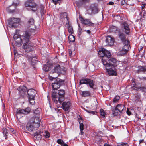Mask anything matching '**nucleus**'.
<instances>
[{
	"mask_svg": "<svg viewBox=\"0 0 146 146\" xmlns=\"http://www.w3.org/2000/svg\"><path fill=\"white\" fill-rule=\"evenodd\" d=\"M110 31L116 32L118 30V28L117 27L112 25L110 27Z\"/></svg>",
	"mask_w": 146,
	"mask_h": 146,
	"instance_id": "c9c22d12",
	"label": "nucleus"
},
{
	"mask_svg": "<svg viewBox=\"0 0 146 146\" xmlns=\"http://www.w3.org/2000/svg\"><path fill=\"white\" fill-rule=\"evenodd\" d=\"M120 98V97L118 96H116L113 99V102L115 103L117 102Z\"/></svg>",
	"mask_w": 146,
	"mask_h": 146,
	"instance_id": "de8ad7c7",
	"label": "nucleus"
},
{
	"mask_svg": "<svg viewBox=\"0 0 146 146\" xmlns=\"http://www.w3.org/2000/svg\"><path fill=\"white\" fill-rule=\"evenodd\" d=\"M41 132L40 131H37L34 133L35 137L36 136V138L38 139H40L41 138Z\"/></svg>",
	"mask_w": 146,
	"mask_h": 146,
	"instance_id": "72a5a7b5",
	"label": "nucleus"
},
{
	"mask_svg": "<svg viewBox=\"0 0 146 146\" xmlns=\"http://www.w3.org/2000/svg\"><path fill=\"white\" fill-rule=\"evenodd\" d=\"M9 130L10 133L12 134H14L15 133V130L13 128H10Z\"/></svg>",
	"mask_w": 146,
	"mask_h": 146,
	"instance_id": "603ef678",
	"label": "nucleus"
},
{
	"mask_svg": "<svg viewBox=\"0 0 146 146\" xmlns=\"http://www.w3.org/2000/svg\"><path fill=\"white\" fill-rule=\"evenodd\" d=\"M126 113L129 115H131V113L129 111L128 108H127V110L126 111Z\"/></svg>",
	"mask_w": 146,
	"mask_h": 146,
	"instance_id": "4d7b16f0",
	"label": "nucleus"
},
{
	"mask_svg": "<svg viewBox=\"0 0 146 146\" xmlns=\"http://www.w3.org/2000/svg\"><path fill=\"white\" fill-rule=\"evenodd\" d=\"M124 32L127 35H129L130 32V29L129 25L126 22H124L123 23Z\"/></svg>",
	"mask_w": 146,
	"mask_h": 146,
	"instance_id": "6ab92c4d",
	"label": "nucleus"
},
{
	"mask_svg": "<svg viewBox=\"0 0 146 146\" xmlns=\"http://www.w3.org/2000/svg\"><path fill=\"white\" fill-rule=\"evenodd\" d=\"M106 49L104 48H103L101 50H99L98 52L99 56L104 58V56H105V51Z\"/></svg>",
	"mask_w": 146,
	"mask_h": 146,
	"instance_id": "2f4dec72",
	"label": "nucleus"
},
{
	"mask_svg": "<svg viewBox=\"0 0 146 146\" xmlns=\"http://www.w3.org/2000/svg\"><path fill=\"white\" fill-rule=\"evenodd\" d=\"M119 113H120V112H119L118 109H116V107L114 109L112 110V113L115 116H118L119 115Z\"/></svg>",
	"mask_w": 146,
	"mask_h": 146,
	"instance_id": "e433bc0d",
	"label": "nucleus"
},
{
	"mask_svg": "<svg viewBox=\"0 0 146 146\" xmlns=\"http://www.w3.org/2000/svg\"><path fill=\"white\" fill-rule=\"evenodd\" d=\"M26 128L29 131H32L35 130L33 126L32 123L31 122L27 124Z\"/></svg>",
	"mask_w": 146,
	"mask_h": 146,
	"instance_id": "c85d7f7f",
	"label": "nucleus"
},
{
	"mask_svg": "<svg viewBox=\"0 0 146 146\" xmlns=\"http://www.w3.org/2000/svg\"><path fill=\"white\" fill-rule=\"evenodd\" d=\"M119 63L120 64H122V62H119Z\"/></svg>",
	"mask_w": 146,
	"mask_h": 146,
	"instance_id": "774afa93",
	"label": "nucleus"
},
{
	"mask_svg": "<svg viewBox=\"0 0 146 146\" xmlns=\"http://www.w3.org/2000/svg\"><path fill=\"white\" fill-rule=\"evenodd\" d=\"M20 19L18 18L12 17L8 19V24L12 28H16L18 25Z\"/></svg>",
	"mask_w": 146,
	"mask_h": 146,
	"instance_id": "20e7f679",
	"label": "nucleus"
},
{
	"mask_svg": "<svg viewBox=\"0 0 146 146\" xmlns=\"http://www.w3.org/2000/svg\"><path fill=\"white\" fill-rule=\"evenodd\" d=\"M40 110L41 109L40 108H38L34 111L33 113L35 115H37L38 116L39 114Z\"/></svg>",
	"mask_w": 146,
	"mask_h": 146,
	"instance_id": "a18cd8bd",
	"label": "nucleus"
},
{
	"mask_svg": "<svg viewBox=\"0 0 146 146\" xmlns=\"http://www.w3.org/2000/svg\"><path fill=\"white\" fill-rule=\"evenodd\" d=\"M116 107V109H118L119 112H120V113L122 112V111H123L126 110V107L124 104H119L117 105Z\"/></svg>",
	"mask_w": 146,
	"mask_h": 146,
	"instance_id": "5701e85b",
	"label": "nucleus"
},
{
	"mask_svg": "<svg viewBox=\"0 0 146 146\" xmlns=\"http://www.w3.org/2000/svg\"><path fill=\"white\" fill-rule=\"evenodd\" d=\"M145 6V4L142 5V11L140 14L141 15L143 16V18H145L146 17V11L144 10H143V9L144 8Z\"/></svg>",
	"mask_w": 146,
	"mask_h": 146,
	"instance_id": "7c9ffc66",
	"label": "nucleus"
},
{
	"mask_svg": "<svg viewBox=\"0 0 146 146\" xmlns=\"http://www.w3.org/2000/svg\"><path fill=\"white\" fill-rule=\"evenodd\" d=\"M114 41V38L111 36H109L106 37V42L108 45L111 46L113 45Z\"/></svg>",
	"mask_w": 146,
	"mask_h": 146,
	"instance_id": "a211bd4d",
	"label": "nucleus"
},
{
	"mask_svg": "<svg viewBox=\"0 0 146 146\" xmlns=\"http://www.w3.org/2000/svg\"><path fill=\"white\" fill-rule=\"evenodd\" d=\"M104 54L105 56H104V58H103L102 59H104L106 60L107 61H108V60L111 58H110L109 59V58L111 57V54L110 52L106 50V51H105V53Z\"/></svg>",
	"mask_w": 146,
	"mask_h": 146,
	"instance_id": "a878e982",
	"label": "nucleus"
},
{
	"mask_svg": "<svg viewBox=\"0 0 146 146\" xmlns=\"http://www.w3.org/2000/svg\"><path fill=\"white\" fill-rule=\"evenodd\" d=\"M31 121L32 123L33 126L35 130L38 129L40 125V119L38 117L32 118L31 119Z\"/></svg>",
	"mask_w": 146,
	"mask_h": 146,
	"instance_id": "0eeeda50",
	"label": "nucleus"
},
{
	"mask_svg": "<svg viewBox=\"0 0 146 146\" xmlns=\"http://www.w3.org/2000/svg\"><path fill=\"white\" fill-rule=\"evenodd\" d=\"M31 32L30 30L26 31L22 35L21 38L20 35L15 34L13 36V39L15 40L16 45L18 47L20 46L23 43L29 42L30 39V36L31 35Z\"/></svg>",
	"mask_w": 146,
	"mask_h": 146,
	"instance_id": "f03ea898",
	"label": "nucleus"
},
{
	"mask_svg": "<svg viewBox=\"0 0 146 146\" xmlns=\"http://www.w3.org/2000/svg\"><path fill=\"white\" fill-rule=\"evenodd\" d=\"M79 19L81 21V23L82 24L90 26H94V24L89 19H84L81 16H79Z\"/></svg>",
	"mask_w": 146,
	"mask_h": 146,
	"instance_id": "1a4fd4ad",
	"label": "nucleus"
},
{
	"mask_svg": "<svg viewBox=\"0 0 146 146\" xmlns=\"http://www.w3.org/2000/svg\"><path fill=\"white\" fill-rule=\"evenodd\" d=\"M61 146H68V145L66 143H63L62 144Z\"/></svg>",
	"mask_w": 146,
	"mask_h": 146,
	"instance_id": "e2e57ef3",
	"label": "nucleus"
},
{
	"mask_svg": "<svg viewBox=\"0 0 146 146\" xmlns=\"http://www.w3.org/2000/svg\"><path fill=\"white\" fill-rule=\"evenodd\" d=\"M100 114L102 117H105L106 113L102 109L100 110Z\"/></svg>",
	"mask_w": 146,
	"mask_h": 146,
	"instance_id": "3c124183",
	"label": "nucleus"
},
{
	"mask_svg": "<svg viewBox=\"0 0 146 146\" xmlns=\"http://www.w3.org/2000/svg\"><path fill=\"white\" fill-rule=\"evenodd\" d=\"M57 142L59 144H60L62 145L64 142L63 141V140L61 139H57Z\"/></svg>",
	"mask_w": 146,
	"mask_h": 146,
	"instance_id": "8fccbe9b",
	"label": "nucleus"
},
{
	"mask_svg": "<svg viewBox=\"0 0 146 146\" xmlns=\"http://www.w3.org/2000/svg\"><path fill=\"white\" fill-rule=\"evenodd\" d=\"M27 93L28 98L35 97L37 92L35 90L31 88L27 90Z\"/></svg>",
	"mask_w": 146,
	"mask_h": 146,
	"instance_id": "dca6fc26",
	"label": "nucleus"
},
{
	"mask_svg": "<svg viewBox=\"0 0 146 146\" xmlns=\"http://www.w3.org/2000/svg\"><path fill=\"white\" fill-rule=\"evenodd\" d=\"M138 78L140 79V81H143L146 80V77H138Z\"/></svg>",
	"mask_w": 146,
	"mask_h": 146,
	"instance_id": "5fc2aeb1",
	"label": "nucleus"
},
{
	"mask_svg": "<svg viewBox=\"0 0 146 146\" xmlns=\"http://www.w3.org/2000/svg\"><path fill=\"white\" fill-rule=\"evenodd\" d=\"M102 61V64L105 67L106 73L109 76H117L118 74L116 71L110 68L112 66L115 67L117 65L116 64V61L115 58H112L108 60V61L103 58Z\"/></svg>",
	"mask_w": 146,
	"mask_h": 146,
	"instance_id": "f257e3e1",
	"label": "nucleus"
},
{
	"mask_svg": "<svg viewBox=\"0 0 146 146\" xmlns=\"http://www.w3.org/2000/svg\"><path fill=\"white\" fill-rule=\"evenodd\" d=\"M31 109L30 108L27 107L25 109H21L18 108L17 110L16 111V114H25L27 115L30 112Z\"/></svg>",
	"mask_w": 146,
	"mask_h": 146,
	"instance_id": "6e6552de",
	"label": "nucleus"
},
{
	"mask_svg": "<svg viewBox=\"0 0 146 146\" xmlns=\"http://www.w3.org/2000/svg\"><path fill=\"white\" fill-rule=\"evenodd\" d=\"M79 134L80 135H82L84 134V132L83 131H80Z\"/></svg>",
	"mask_w": 146,
	"mask_h": 146,
	"instance_id": "69168bd1",
	"label": "nucleus"
},
{
	"mask_svg": "<svg viewBox=\"0 0 146 146\" xmlns=\"http://www.w3.org/2000/svg\"><path fill=\"white\" fill-rule=\"evenodd\" d=\"M80 3H81V1H76V3L78 6H79L80 5Z\"/></svg>",
	"mask_w": 146,
	"mask_h": 146,
	"instance_id": "bf43d9fd",
	"label": "nucleus"
},
{
	"mask_svg": "<svg viewBox=\"0 0 146 146\" xmlns=\"http://www.w3.org/2000/svg\"><path fill=\"white\" fill-rule=\"evenodd\" d=\"M2 133L5 139H7L9 134L7 129L5 127L3 128L2 129Z\"/></svg>",
	"mask_w": 146,
	"mask_h": 146,
	"instance_id": "cd10ccee",
	"label": "nucleus"
},
{
	"mask_svg": "<svg viewBox=\"0 0 146 146\" xmlns=\"http://www.w3.org/2000/svg\"><path fill=\"white\" fill-rule=\"evenodd\" d=\"M43 70L46 72H48L50 70V68L48 64H45L44 65L43 68Z\"/></svg>",
	"mask_w": 146,
	"mask_h": 146,
	"instance_id": "a19ab883",
	"label": "nucleus"
},
{
	"mask_svg": "<svg viewBox=\"0 0 146 146\" xmlns=\"http://www.w3.org/2000/svg\"><path fill=\"white\" fill-rule=\"evenodd\" d=\"M78 33L79 36H80L82 33L83 32V31H82V28L80 26L79 24H78Z\"/></svg>",
	"mask_w": 146,
	"mask_h": 146,
	"instance_id": "49530a36",
	"label": "nucleus"
},
{
	"mask_svg": "<svg viewBox=\"0 0 146 146\" xmlns=\"http://www.w3.org/2000/svg\"><path fill=\"white\" fill-rule=\"evenodd\" d=\"M39 9L40 10L41 15H43L46 11V8L44 5L40 4L39 7Z\"/></svg>",
	"mask_w": 146,
	"mask_h": 146,
	"instance_id": "bb28decb",
	"label": "nucleus"
},
{
	"mask_svg": "<svg viewBox=\"0 0 146 146\" xmlns=\"http://www.w3.org/2000/svg\"><path fill=\"white\" fill-rule=\"evenodd\" d=\"M146 71V68H145L143 66H139L138 69L137 70V72L138 73H139L142 72H145Z\"/></svg>",
	"mask_w": 146,
	"mask_h": 146,
	"instance_id": "f704fd0d",
	"label": "nucleus"
},
{
	"mask_svg": "<svg viewBox=\"0 0 146 146\" xmlns=\"http://www.w3.org/2000/svg\"><path fill=\"white\" fill-rule=\"evenodd\" d=\"M43 135L46 138H48L50 136V133L47 131H46L43 134Z\"/></svg>",
	"mask_w": 146,
	"mask_h": 146,
	"instance_id": "79ce46f5",
	"label": "nucleus"
},
{
	"mask_svg": "<svg viewBox=\"0 0 146 146\" xmlns=\"http://www.w3.org/2000/svg\"><path fill=\"white\" fill-rule=\"evenodd\" d=\"M117 146H129V145L126 143L121 142L118 144Z\"/></svg>",
	"mask_w": 146,
	"mask_h": 146,
	"instance_id": "09e8293b",
	"label": "nucleus"
},
{
	"mask_svg": "<svg viewBox=\"0 0 146 146\" xmlns=\"http://www.w3.org/2000/svg\"><path fill=\"white\" fill-rule=\"evenodd\" d=\"M140 98V95L139 94H135L134 95V100L136 102L138 101Z\"/></svg>",
	"mask_w": 146,
	"mask_h": 146,
	"instance_id": "37998d69",
	"label": "nucleus"
},
{
	"mask_svg": "<svg viewBox=\"0 0 146 146\" xmlns=\"http://www.w3.org/2000/svg\"><path fill=\"white\" fill-rule=\"evenodd\" d=\"M129 44H124L122 50L119 52V55L121 56H123L126 54L129 50Z\"/></svg>",
	"mask_w": 146,
	"mask_h": 146,
	"instance_id": "9b49d317",
	"label": "nucleus"
},
{
	"mask_svg": "<svg viewBox=\"0 0 146 146\" xmlns=\"http://www.w3.org/2000/svg\"><path fill=\"white\" fill-rule=\"evenodd\" d=\"M22 47L24 49H27V51L29 52L32 50V46L29 42L24 43Z\"/></svg>",
	"mask_w": 146,
	"mask_h": 146,
	"instance_id": "412c9836",
	"label": "nucleus"
},
{
	"mask_svg": "<svg viewBox=\"0 0 146 146\" xmlns=\"http://www.w3.org/2000/svg\"><path fill=\"white\" fill-rule=\"evenodd\" d=\"M119 37L124 44H129V42L126 39L125 35L123 33L120 32L118 34Z\"/></svg>",
	"mask_w": 146,
	"mask_h": 146,
	"instance_id": "ddd939ff",
	"label": "nucleus"
},
{
	"mask_svg": "<svg viewBox=\"0 0 146 146\" xmlns=\"http://www.w3.org/2000/svg\"><path fill=\"white\" fill-rule=\"evenodd\" d=\"M88 84L89 85L90 87L91 88H92L94 90L96 89V86L95 85V81L90 79H89L88 80Z\"/></svg>",
	"mask_w": 146,
	"mask_h": 146,
	"instance_id": "b1692460",
	"label": "nucleus"
},
{
	"mask_svg": "<svg viewBox=\"0 0 146 146\" xmlns=\"http://www.w3.org/2000/svg\"><path fill=\"white\" fill-rule=\"evenodd\" d=\"M25 5L26 7H29L33 11H35L37 9L36 4L32 2H26L25 3Z\"/></svg>",
	"mask_w": 146,
	"mask_h": 146,
	"instance_id": "f8f14e48",
	"label": "nucleus"
},
{
	"mask_svg": "<svg viewBox=\"0 0 146 146\" xmlns=\"http://www.w3.org/2000/svg\"><path fill=\"white\" fill-rule=\"evenodd\" d=\"M17 90L20 92V95H23L27 91V88L25 86H22L17 88Z\"/></svg>",
	"mask_w": 146,
	"mask_h": 146,
	"instance_id": "aec40b11",
	"label": "nucleus"
},
{
	"mask_svg": "<svg viewBox=\"0 0 146 146\" xmlns=\"http://www.w3.org/2000/svg\"><path fill=\"white\" fill-rule=\"evenodd\" d=\"M84 31H86L87 33L88 34H90L91 33V31L89 30H84Z\"/></svg>",
	"mask_w": 146,
	"mask_h": 146,
	"instance_id": "680f3d73",
	"label": "nucleus"
},
{
	"mask_svg": "<svg viewBox=\"0 0 146 146\" xmlns=\"http://www.w3.org/2000/svg\"><path fill=\"white\" fill-rule=\"evenodd\" d=\"M27 23L29 25H33L34 23V19L33 18H30L29 19Z\"/></svg>",
	"mask_w": 146,
	"mask_h": 146,
	"instance_id": "c03bdc74",
	"label": "nucleus"
},
{
	"mask_svg": "<svg viewBox=\"0 0 146 146\" xmlns=\"http://www.w3.org/2000/svg\"><path fill=\"white\" fill-rule=\"evenodd\" d=\"M71 105L69 102L65 101L62 103V108L65 111H67L69 110Z\"/></svg>",
	"mask_w": 146,
	"mask_h": 146,
	"instance_id": "f3484780",
	"label": "nucleus"
},
{
	"mask_svg": "<svg viewBox=\"0 0 146 146\" xmlns=\"http://www.w3.org/2000/svg\"><path fill=\"white\" fill-rule=\"evenodd\" d=\"M114 4V3L113 2H110L107 4V5H111Z\"/></svg>",
	"mask_w": 146,
	"mask_h": 146,
	"instance_id": "052dcab7",
	"label": "nucleus"
},
{
	"mask_svg": "<svg viewBox=\"0 0 146 146\" xmlns=\"http://www.w3.org/2000/svg\"><path fill=\"white\" fill-rule=\"evenodd\" d=\"M81 95L82 96L84 97L91 96V93L88 91H84L82 92Z\"/></svg>",
	"mask_w": 146,
	"mask_h": 146,
	"instance_id": "c756f323",
	"label": "nucleus"
},
{
	"mask_svg": "<svg viewBox=\"0 0 146 146\" xmlns=\"http://www.w3.org/2000/svg\"><path fill=\"white\" fill-rule=\"evenodd\" d=\"M27 58L28 61L31 64L33 67L37 62V58L35 57H31L27 55Z\"/></svg>",
	"mask_w": 146,
	"mask_h": 146,
	"instance_id": "4468645a",
	"label": "nucleus"
},
{
	"mask_svg": "<svg viewBox=\"0 0 146 146\" xmlns=\"http://www.w3.org/2000/svg\"><path fill=\"white\" fill-rule=\"evenodd\" d=\"M89 79H81L80 82V84H88V83Z\"/></svg>",
	"mask_w": 146,
	"mask_h": 146,
	"instance_id": "4c0bfd02",
	"label": "nucleus"
},
{
	"mask_svg": "<svg viewBox=\"0 0 146 146\" xmlns=\"http://www.w3.org/2000/svg\"><path fill=\"white\" fill-rule=\"evenodd\" d=\"M90 9L91 13L92 14H96L98 12V9L97 7L94 5H92L91 6Z\"/></svg>",
	"mask_w": 146,
	"mask_h": 146,
	"instance_id": "393cba45",
	"label": "nucleus"
},
{
	"mask_svg": "<svg viewBox=\"0 0 146 146\" xmlns=\"http://www.w3.org/2000/svg\"><path fill=\"white\" fill-rule=\"evenodd\" d=\"M65 71V68L64 67H62V68H61L60 65L57 64L56 65L54 69L52 71L50 72V74H52L54 72L59 74L61 73L62 72H64Z\"/></svg>",
	"mask_w": 146,
	"mask_h": 146,
	"instance_id": "9d476101",
	"label": "nucleus"
},
{
	"mask_svg": "<svg viewBox=\"0 0 146 146\" xmlns=\"http://www.w3.org/2000/svg\"><path fill=\"white\" fill-rule=\"evenodd\" d=\"M125 3V0H121V5H124Z\"/></svg>",
	"mask_w": 146,
	"mask_h": 146,
	"instance_id": "13d9d810",
	"label": "nucleus"
},
{
	"mask_svg": "<svg viewBox=\"0 0 146 146\" xmlns=\"http://www.w3.org/2000/svg\"><path fill=\"white\" fill-rule=\"evenodd\" d=\"M22 65H23V67L24 68L26 66V64L25 63H22Z\"/></svg>",
	"mask_w": 146,
	"mask_h": 146,
	"instance_id": "0e129e2a",
	"label": "nucleus"
},
{
	"mask_svg": "<svg viewBox=\"0 0 146 146\" xmlns=\"http://www.w3.org/2000/svg\"><path fill=\"white\" fill-rule=\"evenodd\" d=\"M48 78L51 81L53 80V79L55 78L52 77L51 76H49L48 77Z\"/></svg>",
	"mask_w": 146,
	"mask_h": 146,
	"instance_id": "6e6d98bb",
	"label": "nucleus"
},
{
	"mask_svg": "<svg viewBox=\"0 0 146 146\" xmlns=\"http://www.w3.org/2000/svg\"><path fill=\"white\" fill-rule=\"evenodd\" d=\"M63 15V17L67 19L68 22L66 23V25H67V28L69 32L71 34L73 33V30L72 27L69 24V22L68 21L67 17V14L66 12L63 13L62 14Z\"/></svg>",
	"mask_w": 146,
	"mask_h": 146,
	"instance_id": "2eb2a0df",
	"label": "nucleus"
},
{
	"mask_svg": "<svg viewBox=\"0 0 146 146\" xmlns=\"http://www.w3.org/2000/svg\"><path fill=\"white\" fill-rule=\"evenodd\" d=\"M29 103L31 105H33L35 103V97L28 98Z\"/></svg>",
	"mask_w": 146,
	"mask_h": 146,
	"instance_id": "58836bf2",
	"label": "nucleus"
},
{
	"mask_svg": "<svg viewBox=\"0 0 146 146\" xmlns=\"http://www.w3.org/2000/svg\"><path fill=\"white\" fill-rule=\"evenodd\" d=\"M65 91L63 89H60L58 91V93L55 92L52 94V101L56 104L58 102L61 104L64 100Z\"/></svg>",
	"mask_w": 146,
	"mask_h": 146,
	"instance_id": "7ed1b4c3",
	"label": "nucleus"
},
{
	"mask_svg": "<svg viewBox=\"0 0 146 146\" xmlns=\"http://www.w3.org/2000/svg\"><path fill=\"white\" fill-rule=\"evenodd\" d=\"M64 83L63 80L58 78L56 79L54 81V82L52 84V89L54 90H58L64 84Z\"/></svg>",
	"mask_w": 146,
	"mask_h": 146,
	"instance_id": "39448f33",
	"label": "nucleus"
},
{
	"mask_svg": "<svg viewBox=\"0 0 146 146\" xmlns=\"http://www.w3.org/2000/svg\"><path fill=\"white\" fill-rule=\"evenodd\" d=\"M143 141H144V140H143V139L140 140L139 141V143L143 142Z\"/></svg>",
	"mask_w": 146,
	"mask_h": 146,
	"instance_id": "338daca9",
	"label": "nucleus"
},
{
	"mask_svg": "<svg viewBox=\"0 0 146 146\" xmlns=\"http://www.w3.org/2000/svg\"><path fill=\"white\" fill-rule=\"evenodd\" d=\"M75 37L73 35H71L68 37V40L69 42H73L75 41Z\"/></svg>",
	"mask_w": 146,
	"mask_h": 146,
	"instance_id": "ea45409f",
	"label": "nucleus"
},
{
	"mask_svg": "<svg viewBox=\"0 0 146 146\" xmlns=\"http://www.w3.org/2000/svg\"><path fill=\"white\" fill-rule=\"evenodd\" d=\"M132 87L133 89L138 90L139 89L143 92H145L146 88L144 87H141V85L139 83H135V79L133 78L132 79Z\"/></svg>",
	"mask_w": 146,
	"mask_h": 146,
	"instance_id": "423d86ee",
	"label": "nucleus"
},
{
	"mask_svg": "<svg viewBox=\"0 0 146 146\" xmlns=\"http://www.w3.org/2000/svg\"><path fill=\"white\" fill-rule=\"evenodd\" d=\"M84 110L86 112L89 113L90 114H92L93 115H94V114H95V111H90L88 110H85V109Z\"/></svg>",
	"mask_w": 146,
	"mask_h": 146,
	"instance_id": "864d4df0",
	"label": "nucleus"
},
{
	"mask_svg": "<svg viewBox=\"0 0 146 146\" xmlns=\"http://www.w3.org/2000/svg\"><path fill=\"white\" fill-rule=\"evenodd\" d=\"M79 123L80 124L79 128L80 131H83L84 129V125L83 124V120L81 119H79Z\"/></svg>",
	"mask_w": 146,
	"mask_h": 146,
	"instance_id": "473e14b6",
	"label": "nucleus"
},
{
	"mask_svg": "<svg viewBox=\"0 0 146 146\" xmlns=\"http://www.w3.org/2000/svg\"><path fill=\"white\" fill-rule=\"evenodd\" d=\"M139 52L138 53V56H140L141 58L144 57L145 58V50H143V48L140 46L139 48Z\"/></svg>",
	"mask_w": 146,
	"mask_h": 146,
	"instance_id": "4be33fe9",
	"label": "nucleus"
}]
</instances>
